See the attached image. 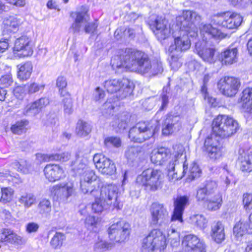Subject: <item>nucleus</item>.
Wrapping results in <instances>:
<instances>
[{
	"label": "nucleus",
	"instance_id": "nucleus-1",
	"mask_svg": "<svg viewBox=\"0 0 252 252\" xmlns=\"http://www.w3.org/2000/svg\"><path fill=\"white\" fill-rule=\"evenodd\" d=\"M200 20V16L196 12L184 10L176 17V24L171 28L167 27L165 19L155 15L151 17L149 24L158 39L167 38L172 31L174 45H171L168 50L172 53L174 50L185 51L189 49L191 43L189 37L197 36L198 30L195 23Z\"/></svg>",
	"mask_w": 252,
	"mask_h": 252
},
{
	"label": "nucleus",
	"instance_id": "nucleus-2",
	"mask_svg": "<svg viewBox=\"0 0 252 252\" xmlns=\"http://www.w3.org/2000/svg\"><path fill=\"white\" fill-rule=\"evenodd\" d=\"M88 11L89 8L86 5H82L78 8L76 11L70 13L73 22L69 30L73 34L79 33L83 27L86 33H93L96 31L98 27L97 21L94 22H88L90 18Z\"/></svg>",
	"mask_w": 252,
	"mask_h": 252
},
{
	"label": "nucleus",
	"instance_id": "nucleus-3",
	"mask_svg": "<svg viewBox=\"0 0 252 252\" xmlns=\"http://www.w3.org/2000/svg\"><path fill=\"white\" fill-rule=\"evenodd\" d=\"M126 58L131 60L127 62L128 70L142 75L150 74L152 63L148 56L144 52L132 49V52H126Z\"/></svg>",
	"mask_w": 252,
	"mask_h": 252
},
{
	"label": "nucleus",
	"instance_id": "nucleus-4",
	"mask_svg": "<svg viewBox=\"0 0 252 252\" xmlns=\"http://www.w3.org/2000/svg\"><path fill=\"white\" fill-rule=\"evenodd\" d=\"M239 128L238 122L226 115H219L212 123V131L216 136L226 138L234 135Z\"/></svg>",
	"mask_w": 252,
	"mask_h": 252
},
{
	"label": "nucleus",
	"instance_id": "nucleus-5",
	"mask_svg": "<svg viewBox=\"0 0 252 252\" xmlns=\"http://www.w3.org/2000/svg\"><path fill=\"white\" fill-rule=\"evenodd\" d=\"M163 174L158 169H148L136 178V183L149 191H156L161 188L163 182Z\"/></svg>",
	"mask_w": 252,
	"mask_h": 252
},
{
	"label": "nucleus",
	"instance_id": "nucleus-6",
	"mask_svg": "<svg viewBox=\"0 0 252 252\" xmlns=\"http://www.w3.org/2000/svg\"><path fill=\"white\" fill-rule=\"evenodd\" d=\"M158 130L157 123L140 122L130 129L128 137L134 142L142 143L153 137Z\"/></svg>",
	"mask_w": 252,
	"mask_h": 252
},
{
	"label": "nucleus",
	"instance_id": "nucleus-7",
	"mask_svg": "<svg viewBox=\"0 0 252 252\" xmlns=\"http://www.w3.org/2000/svg\"><path fill=\"white\" fill-rule=\"evenodd\" d=\"M96 184L86 182L85 186H83V182H80V188L84 194H90L94 197H97L100 195L101 199L107 200L108 204H111V199H114L116 197L117 186L110 184L102 187L100 190H99L96 188Z\"/></svg>",
	"mask_w": 252,
	"mask_h": 252
},
{
	"label": "nucleus",
	"instance_id": "nucleus-8",
	"mask_svg": "<svg viewBox=\"0 0 252 252\" xmlns=\"http://www.w3.org/2000/svg\"><path fill=\"white\" fill-rule=\"evenodd\" d=\"M166 247L165 236L159 229L152 230L143 240L142 252H154L163 250Z\"/></svg>",
	"mask_w": 252,
	"mask_h": 252
},
{
	"label": "nucleus",
	"instance_id": "nucleus-9",
	"mask_svg": "<svg viewBox=\"0 0 252 252\" xmlns=\"http://www.w3.org/2000/svg\"><path fill=\"white\" fill-rule=\"evenodd\" d=\"M174 149L177 154H175L174 158L167 165V169L168 171L167 178L168 181L173 184H175L176 181L181 180L185 175L187 170V165L185 162L183 165L182 169L176 170L175 165L178 158L181 157L184 151L183 146L181 144H176L174 146Z\"/></svg>",
	"mask_w": 252,
	"mask_h": 252
},
{
	"label": "nucleus",
	"instance_id": "nucleus-10",
	"mask_svg": "<svg viewBox=\"0 0 252 252\" xmlns=\"http://www.w3.org/2000/svg\"><path fill=\"white\" fill-rule=\"evenodd\" d=\"M130 225L125 220H121L113 223L108 229L109 239L115 242H123L128 239Z\"/></svg>",
	"mask_w": 252,
	"mask_h": 252
},
{
	"label": "nucleus",
	"instance_id": "nucleus-11",
	"mask_svg": "<svg viewBox=\"0 0 252 252\" xmlns=\"http://www.w3.org/2000/svg\"><path fill=\"white\" fill-rule=\"evenodd\" d=\"M105 89L108 93L113 94L122 91L120 98L123 99L132 92V88L127 79H111L106 80L103 84Z\"/></svg>",
	"mask_w": 252,
	"mask_h": 252
},
{
	"label": "nucleus",
	"instance_id": "nucleus-12",
	"mask_svg": "<svg viewBox=\"0 0 252 252\" xmlns=\"http://www.w3.org/2000/svg\"><path fill=\"white\" fill-rule=\"evenodd\" d=\"M189 205V197L186 195L178 196L174 201V210L171 221L173 223L177 222L178 227L183 226L184 220L183 214L185 208Z\"/></svg>",
	"mask_w": 252,
	"mask_h": 252
},
{
	"label": "nucleus",
	"instance_id": "nucleus-13",
	"mask_svg": "<svg viewBox=\"0 0 252 252\" xmlns=\"http://www.w3.org/2000/svg\"><path fill=\"white\" fill-rule=\"evenodd\" d=\"M240 82L238 78L225 76L219 81L218 87L220 92L227 96H233L238 91Z\"/></svg>",
	"mask_w": 252,
	"mask_h": 252
},
{
	"label": "nucleus",
	"instance_id": "nucleus-14",
	"mask_svg": "<svg viewBox=\"0 0 252 252\" xmlns=\"http://www.w3.org/2000/svg\"><path fill=\"white\" fill-rule=\"evenodd\" d=\"M151 213L152 224L163 226L168 223V212L163 204L157 203H153L151 207Z\"/></svg>",
	"mask_w": 252,
	"mask_h": 252
},
{
	"label": "nucleus",
	"instance_id": "nucleus-15",
	"mask_svg": "<svg viewBox=\"0 0 252 252\" xmlns=\"http://www.w3.org/2000/svg\"><path fill=\"white\" fill-rule=\"evenodd\" d=\"M173 151V153L171 154L170 150L165 147H161L155 149L151 153V160L152 163L158 165H163L167 162L168 163L174 158V154H177L174 149Z\"/></svg>",
	"mask_w": 252,
	"mask_h": 252
},
{
	"label": "nucleus",
	"instance_id": "nucleus-16",
	"mask_svg": "<svg viewBox=\"0 0 252 252\" xmlns=\"http://www.w3.org/2000/svg\"><path fill=\"white\" fill-rule=\"evenodd\" d=\"M215 134L213 132L208 136L204 142V147L208 156L213 160L220 158L222 155L220 144Z\"/></svg>",
	"mask_w": 252,
	"mask_h": 252
},
{
	"label": "nucleus",
	"instance_id": "nucleus-17",
	"mask_svg": "<svg viewBox=\"0 0 252 252\" xmlns=\"http://www.w3.org/2000/svg\"><path fill=\"white\" fill-rule=\"evenodd\" d=\"M93 161L96 168L103 174L112 175L116 171L115 165L112 161L101 155H94Z\"/></svg>",
	"mask_w": 252,
	"mask_h": 252
},
{
	"label": "nucleus",
	"instance_id": "nucleus-18",
	"mask_svg": "<svg viewBox=\"0 0 252 252\" xmlns=\"http://www.w3.org/2000/svg\"><path fill=\"white\" fill-rule=\"evenodd\" d=\"M195 51L205 62L209 63L215 62V54L216 50L214 46L206 42H198L195 43Z\"/></svg>",
	"mask_w": 252,
	"mask_h": 252
},
{
	"label": "nucleus",
	"instance_id": "nucleus-19",
	"mask_svg": "<svg viewBox=\"0 0 252 252\" xmlns=\"http://www.w3.org/2000/svg\"><path fill=\"white\" fill-rule=\"evenodd\" d=\"M218 183L212 180H206L203 186L198 188L196 198L198 201L204 200L207 196L214 195L218 192Z\"/></svg>",
	"mask_w": 252,
	"mask_h": 252
},
{
	"label": "nucleus",
	"instance_id": "nucleus-20",
	"mask_svg": "<svg viewBox=\"0 0 252 252\" xmlns=\"http://www.w3.org/2000/svg\"><path fill=\"white\" fill-rule=\"evenodd\" d=\"M13 51L21 52L23 57H28L33 54V45L31 39L23 35L16 39L13 47Z\"/></svg>",
	"mask_w": 252,
	"mask_h": 252
},
{
	"label": "nucleus",
	"instance_id": "nucleus-21",
	"mask_svg": "<svg viewBox=\"0 0 252 252\" xmlns=\"http://www.w3.org/2000/svg\"><path fill=\"white\" fill-rule=\"evenodd\" d=\"M50 190L52 194L56 195L60 200L63 202L67 201L74 192L73 185L71 183L53 186L50 188Z\"/></svg>",
	"mask_w": 252,
	"mask_h": 252
},
{
	"label": "nucleus",
	"instance_id": "nucleus-22",
	"mask_svg": "<svg viewBox=\"0 0 252 252\" xmlns=\"http://www.w3.org/2000/svg\"><path fill=\"white\" fill-rule=\"evenodd\" d=\"M89 154V150L84 147L78 149L76 153V159L71 163L74 170L81 174L82 173L80 171L84 172L87 168H89L87 167Z\"/></svg>",
	"mask_w": 252,
	"mask_h": 252
},
{
	"label": "nucleus",
	"instance_id": "nucleus-23",
	"mask_svg": "<svg viewBox=\"0 0 252 252\" xmlns=\"http://www.w3.org/2000/svg\"><path fill=\"white\" fill-rule=\"evenodd\" d=\"M238 163L243 172L252 171V149L239 150Z\"/></svg>",
	"mask_w": 252,
	"mask_h": 252
},
{
	"label": "nucleus",
	"instance_id": "nucleus-24",
	"mask_svg": "<svg viewBox=\"0 0 252 252\" xmlns=\"http://www.w3.org/2000/svg\"><path fill=\"white\" fill-rule=\"evenodd\" d=\"M117 194L118 189L116 190V197L114 199H111V204H108L107 200L101 199L100 195L97 197H94L95 201L92 205L93 211L95 213H101L106 208V205L109 206V208H112V209H120L122 205L118 200Z\"/></svg>",
	"mask_w": 252,
	"mask_h": 252
},
{
	"label": "nucleus",
	"instance_id": "nucleus-25",
	"mask_svg": "<svg viewBox=\"0 0 252 252\" xmlns=\"http://www.w3.org/2000/svg\"><path fill=\"white\" fill-rule=\"evenodd\" d=\"M0 240L2 242L10 243L17 247L25 245L27 242L26 238L8 229L2 230Z\"/></svg>",
	"mask_w": 252,
	"mask_h": 252
},
{
	"label": "nucleus",
	"instance_id": "nucleus-26",
	"mask_svg": "<svg viewBox=\"0 0 252 252\" xmlns=\"http://www.w3.org/2000/svg\"><path fill=\"white\" fill-rule=\"evenodd\" d=\"M181 127L180 118L178 116L168 115L165 120L162 128V134L168 135Z\"/></svg>",
	"mask_w": 252,
	"mask_h": 252
},
{
	"label": "nucleus",
	"instance_id": "nucleus-27",
	"mask_svg": "<svg viewBox=\"0 0 252 252\" xmlns=\"http://www.w3.org/2000/svg\"><path fill=\"white\" fill-rule=\"evenodd\" d=\"M238 50L236 47L229 46L220 54V59L225 65H231L238 61Z\"/></svg>",
	"mask_w": 252,
	"mask_h": 252
},
{
	"label": "nucleus",
	"instance_id": "nucleus-28",
	"mask_svg": "<svg viewBox=\"0 0 252 252\" xmlns=\"http://www.w3.org/2000/svg\"><path fill=\"white\" fill-rule=\"evenodd\" d=\"M132 52V49H126L125 51L123 52L120 56H115L113 57L111 61V64L112 68L115 70L116 72L123 71L124 69L128 70V67L126 66L127 62H130L131 60L127 59L126 57V52Z\"/></svg>",
	"mask_w": 252,
	"mask_h": 252
},
{
	"label": "nucleus",
	"instance_id": "nucleus-29",
	"mask_svg": "<svg viewBox=\"0 0 252 252\" xmlns=\"http://www.w3.org/2000/svg\"><path fill=\"white\" fill-rule=\"evenodd\" d=\"M233 232L237 236H243L246 233L252 234V213L246 219H241L234 226Z\"/></svg>",
	"mask_w": 252,
	"mask_h": 252
},
{
	"label": "nucleus",
	"instance_id": "nucleus-30",
	"mask_svg": "<svg viewBox=\"0 0 252 252\" xmlns=\"http://www.w3.org/2000/svg\"><path fill=\"white\" fill-rule=\"evenodd\" d=\"M45 177L50 182L60 180L63 176V169L57 164L47 165L44 169Z\"/></svg>",
	"mask_w": 252,
	"mask_h": 252
},
{
	"label": "nucleus",
	"instance_id": "nucleus-31",
	"mask_svg": "<svg viewBox=\"0 0 252 252\" xmlns=\"http://www.w3.org/2000/svg\"><path fill=\"white\" fill-rule=\"evenodd\" d=\"M200 32L203 35L205 39L207 38H214L216 39L224 38L226 34L221 32L218 29L214 28L211 24H204L200 27Z\"/></svg>",
	"mask_w": 252,
	"mask_h": 252
},
{
	"label": "nucleus",
	"instance_id": "nucleus-32",
	"mask_svg": "<svg viewBox=\"0 0 252 252\" xmlns=\"http://www.w3.org/2000/svg\"><path fill=\"white\" fill-rule=\"evenodd\" d=\"M207 209L211 211L220 209L222 203V197L220 193L218 192L212 196H207L203 200Z\"/></svg>",
	"mask_w": 252,
	"mask_h": 252
},
{
	"label": "nucleus",
	"instance_id": "nucleus-33",
	"mask_svg": "<svg viewBox=\"0 0 252 252\" xmlns=\"http://www.w3.org/2000/svg\"><path fill=\"white\" fill-rule=\"evenodd\" d=\"M211 235L213 239L218 243H220L224 240V228L221 222L217 221L212 223Z\"/></svg>",
	"mask_w": 252,
	"mask_h": 252
},
{
	"label": "nucleus",
	"instance_id": "nucleus-34",
	"mask_svg": "<svg viewBox=\"0 0 252 252\" xmlns=\"http://www.w3.org/2000/svg\"><path fill=\"white\" fill-rule=\"evenodd\" d=\"M112 120L110 124L113 128H118L120 130L125 129L127 126L129 115L128 113L124 112L118 116L113 117Z\"/></svg>",
	"mask_w": 252,
	"mask_h": 252
},
{
	"label": "nucleus",
	"instance_id": "nucleus-35",
	"mask_svg": "<svg viewBox=\"0 0 252 252\" xmlns=\"http://www.w3.org/2000/svg\"><path fill=\"white\" fill-rule=\"evenodd\" d=\"M17 67V77L19 80L26 81L30 78L32 71V64L31 62H27L19 64Z\"/></svg>",
	"mask_w": 252,
	"mask_h": 252
},
{
	"label": "nucleus",
	"instance_id": "nucleus-36",
	"mask_svg": "<svg viewBox=\"0 0 252 252\" xmlns=\"http://www.w3.org/2000/svg\"><path fill=\"white\" fill-rule=\"evenodd\" d=\"M242 20L243 18L240 14L226 12V18L224 27L229 29H235L241 25Z\"/></svg>",
	"mask_w": 252,
	"mask_h": 252
},
{
	"label": "nucleus",
	"instance_id": "nucleus-37",
	"mask_svg": "<svg viewBox=\"0 0 252 252\" xmlns=\"http://www.w3.org/2000/svg\"><path fill=\"white\" fill-rule=\"evenodd\" d=\"M241 100L245 111L252 113V88H248L244 90Z\"/></svg>",
	"mask_w": 252,
	"mask_h": 252
},
{
	"label": "nucleus",
	"instance_id": "nucleus-38",
	"mask_svg": "<svg viewBox=\"0 0 252 252\" xmlns=\"http://www.w3.org/2000/svg\"><path fill=\"white\" fill-rule=\"evenodd\" d=\"M12 165L18 171L23 174H30L33 171V167L32 164L26 160H15L12 162Z\"/></svg>",
	"mask_w": 252,
	"mask_h": 252
},
{
	"label": "nucleus",
	"instance_id": "nucleus-39",
	"mask_svg": "<svg viewBox=\"0 0 252 252\" xmlns=\"http://www.w3.org/2000/svg\"><path fill=\"white\" fill-rule=\"evenodd\" d=\"M92 129V126L90 123L80 120L77 123L76 132L80 137H85L91 132Z\"/></svg>",
	"mask_w": 252,
	"mask_h": 252
},
{
	"label": "nucleus",
	"instance_id": "nucleus-40",
	"mask_svg": "<svg viewBox=\"0 0 252 252\" xmlns=\"http://www.w3.org/2000/svg\"><path fill=\"white\" fill-rule=\"evenodd\" d=\"M202 243H203V241H200L196 236L192 234L185 236L182 241L183 245L188 248L189 250H191Z\"/></svg>",
	"mask_w": 252,
	"mask_h": 252
},
{
	"label": "nucleus",
	"instance_id": "nucleus-41",
	"mask_svg": "<svg viewBox=\"0 0 252 252\" xmlns=\"http://www.w3.org/2000/svg\"><path fill=\"white\" fill-rule=\"evenodd\" d=\"M80 174V182H83V186H85L86 182L90 183H97V176L93 170L87 168Z\"/></svg>",
	"mask_w": 252,
	"mask_h": 252
},
{
	"label": "nucleus",
	"instance_id": "nucleus-42",
	"mask_svg": "<svg viewBox=\"0 0 252 252\" xmlns=\"http://www.w3.org/2000/svg\"><path fill=\"white\" fill-rule=\"evenodd\" d=\"M191 223L200 228L204 229L206 227L208 221L205 217L200 214L193 215L190 217Z\"/></svg>",
	"mask_w": 252,
	"mask_h": 252
},
{
	"label": "nucleus",
	"instance_id": "nucleus-43",
	"mask_svg": "<svg viewBox=\"0 0 252 252\" xmlns=\"http://www.w3.org/2000/svg\"><path fill=\"white\" fill-rule=\"evenodd\" d=\"M29 124V122L26 120H22L17 122L11 126V130L16 134H21L26 131V126Z\"/></svg>",
	"mask_w": 252,
	"mask_h": 252
},
{
	"label": "nucleus",
	"instance_id": "nucleus-44",
	"mask_svg": "<svg viewBox=\"0 0 252 252\" xmlns=\"http://www.w3.org/2000/svg\"><path fill=\"white\" fill-rule=\"evenodd\" d=\"M3 23L8 30L14 32L18 29L20 21L16 17L11 16L5 19Z\"/></svg>",
	"mask_w": 252,
	"mask_h": 252
},
{
	"label": "nucleus",
	"instance_id": "nucleus-45",
	"mask_svg": "<svg viewBox=\"0 0 252 252\" xmlns=\"http://www.w3.org/2000/svg\"><path fill=\"white\" fill-rule=\"evenodd\" d=\"M35 201L36 197L31 193L24 194L18 199V202L21 204H23L25 208L30 207Z\"/></svg>",
	"mask_w": 252,
	"mask_h": 252
},
{
	"label": "nucleus",
	"instance_id": "nucleus-46",
	"mask_svg": "<svg viewBox=\"0 0 252 252\" xmlns=\"http://www.w3.org/2000/svg\"><path fill=\"white\" fill-rule=\"evenodd\" d=\"M122 144L120 137L117 136H108L106 137L104 140V144L107 148L112 147L119 148Z\"/></svg>",
	"mask_w": 252,
	"mask_h": 252
},
{
	"label": "nucleus",
	"instance_id": "nucleus-47",
	"mask_svg": "<svg viewBox=\"0 0 252 252\" xmlns=\"http://www.w3.org/2000/svg\"><path fill=\"white\" fill-rule=\"evenodd\" d=\"M65 94L63 100V110L65 114L70 115L73 112L72 100L68 93H65Z\"/></svg>",
	"mask_w": 252,
	"mask_h": 252
},
{
	"label": "nucleus",
	"instance_id": "nucleus-48",
	"mask_svg": "<svg viewBox=\"0 0 252 252\" xmlns=\"http://www.w3.org/2000/svg\"><path fill=\"white\" fill-rule=\"evenodd\" d=\"M65 239V236L60 232H57L51 241V245L53 248L57 249L60 248L63 245Z\"/></svg>",
	"mask_w": 252,
	"mask_h": 252
},
{
	"label": "nucleus",
	"instance_id": "nucleus-49",
	"mask_svg": "<svg viewBox=\"0 0 252 252\" xmlns=\"http://www.w3.org/2000/svg\"><path fill=\"white\" fill-rule=\"evenodd\" d=\"M111 247V244L102 240L96 241L94 246V251L95 252H104Z\"/></svg>",
	"mask_w": 252,
	"mask_h": 252
},
{
	"label": "nucleus",
	"instance_id": "nucleus-50",
	"mask_svg": "<svg viewBox=\"0 0 252 252\" xmlns=\"http://www.w3.org/2000/svg\"><path fill=\"white\" fill-rule=\"evenodd\" d=\"M39 111L37 109L34 102L28 104L24 109L23 113L25 116L34 117L39 114Z\"/></svg>",
	"mask_w": 252,
	"mask_h": 252
},
{
	"label": "nucleus",
	"instance_id": "nucleus-51",
	"mask_svg": "<svg viewBox=\"0 0 252 252\" xmlns=\"http://www.w3.org/2000/svg\"><path fill=\"white\" fill-rule=\"evenodd\" d=\"M201 174V171L199 168L198 165L195 163H192L189 167L188 172V178L191 180L200 177Z\"/></svg>",
	"mask_w": 252,
	"mask_h": 252
},
{
	"label": "nucleus",
	"instance_id": "nucleus-52",
	"mask_svg": "<svg viewBox=\"0 0 252 252\" xmlns=\"http://www.w3.org/2000/svg\"><path fill=\"white\" fill-rule=\"evenodd\" d=\"M38 209L41 214L49 213L51 210V204L50 200L46 199L41 200L38 205Z\"/></svg>",
	"mask_w": 252,
	"mask_h": 252
},
{
	"label": "nucleus",
	"instance_id": "nucleus-53",
	"mask_svg": "<svg viewBox=\"0 0 252 252\" xmlns=\"http://www.w3.org/2000/svg\"><path fill=\"white\" fill-rule=\"evenodd\" d=\"M1 191V196L0 201L3 203L9 202L11 200L13 193L12 189L8 188H2Z\"/></svg>",
	"mask_w": 252,
	"mask_h": 252
},
{
	"label": "nucleus",
	"instance_id": "nucleus-54",
	"mask_svg": "<svg viewBox=\"0 0 252 252\" xmlns=\"http://www.w3.org/2000/svg\"><path fill=\"white\" fill-rule=\"evenodd\" d=\"M27 90L29 94H34L40 91H43L45 86L43 84H38L36 83H32L26 85Z\"/></svg>",
	"mask_w": 252,
	"mask_h": 252
},
{
	"label": "nucleus",
	"instance_id": "nucleus-55",
	"mask_svg": "<svg viewBox=\"0 0 252 252\" xmlns=\"http://www.w3.org/2000/svg\"><path fill=\"white\" fill-rule=\"evenodd\" d=\"M56 85L59 89V92L62 96L65 95V93H67L64 89L67 86V82L66 79L63 77H59L57 79Z\"/></svg>",
	"mask_w": 252,
	"mask_h": 252
},
{
	"label": "nucleus",
	"instance_id": "nucleus-56",
	"mask_svg": "<svg viewBox=\"0 0 252 252\" xmlns=\"http://www.w3.org/2000/svg\"><path fill=\"white\" fill-rule=\"evenodd\" d=\"M13 83L12 74L8 73L1 76L0 78V84L4 87H8Z\"/></svg>",
	"mask_w": 252,
	"mask_h": 252
},
{
	"label": "nucleus",
	"instance_id": "nucleus-57",
	"mask_svg": "<svg viewBox=\"0 0 252 252\" xmlns=\"http://www.w3.org/2000/svg\"><path fill=\"white\" fill-rule=\"evenodd\" d=\"M243 204L246 210H252V194L247 193L243 194Z\"/></svg>",
	"mask_w": 252,
	"mask_h": 252
},
{
	"label": "nucleus",
	"instance_id": "nucleus-58",
	"mask_svg": "<svg viewBox=\"0 0 252 252\" xmlns=\"http://www.w3.org/2000/svg\"><path fill=\"white\" fill-rule=\"evenodd\" d=\"M226 18V12L218 14L216 15H214L212 19V21L214 24H215L224 27V22H225Z\"/></svg>",
	"mask_w": 252,
	"mask_h": 252
},
{
	"label": "nucleus",
	"instance_id": "nucleus-59",
	"mask_svg": "<svg viewBox=\"0 0 252 252\" xmlns=\"http://www.w3.org/2000/svg\"><path fill=\"white\" fill-rule=\"evenodd\" d=\"M26 85L17 86L13 90L14 95L18 99H22L26 95Z\"/></svg>",
	"mask_w": 252,
	"mask_h": 252
},
{
	"label": "nucleus",
	"instance_id": "nucleus-60",
	"mask_svg": "<svg viewBox=\"0 0 252 252\" xmlns=\"http://www.w3.org/2000/svg\"><path fill=\"white\" fill-rule=\"evenodd\" d=\"M169 62L171 68L174 70H178L182 64L179 58L174 54L171 55V59Z\"/></svg>",
	"mask_w": 252,
	"mask_h": 252
},
{
	"label": "nucleus",
	"instance_id": "nucleus-61",
	"mask_svg": "<svg viewBox=\"0 0 252 252\" xmlns=\"http://www.w3.org/2000/svg\"><path fill=\"white\" fill-rule=\"evenodd\" d=\"M70 154L68 152H64L61 154H55L50 156V158L60 161L64 162L68 160L70 158Z\"/></svg>",
	"mask_w": 252,
	"mask_h": 252
},
{
	"label": "nucleus",
	"instance_id": "nucleus-62",
	"mask_svg": "<svg viewBox=\"0 0 252 252\" xmlns=\"http://www.w3.org/2000/svg\"><path fill=\"white\" fill-rule=\"evenodd\" d=\"M37 109L40 111L49 104V100L47 97H42L34 101Z\"/></svg>",
	"mask_w": 252,
	"mask_h": 252
},
{
	"label": "nucleus",
	"instance_id": "nucleus-63",
	"mask_svg": "<svg viewBox=\"0 0 252 252\" xmlns=\"http://www.w3.org/2000/svg\"><path fill=\"white\" fill-rule=\"evenodd\" d=\"M138 152V149L137 147H131L126 151L125 156L128 159L132 160L137 156Z\"/></svg>",
	"mask_w": 252,
	"mask_h": 252
},
{
	"label": "nucleus",
	"instance_id": "nucleus-64",
	"mask_svg": "<svg viewBox=\"0 0 252 252\" xmlns=\"http://www.w3.org/2000/svg\"><path fill=\"white\" fill-rule=\"evenodd\" d=\"M169 90L170 89L168 86L164 87L163 89V93L161 94L162 105L160 108L161 109H163L168 103V96L167 95V94H169Z\"/></svg>",
	"mask_w": 252,
	"mask_h": 252
}]
</instances>
